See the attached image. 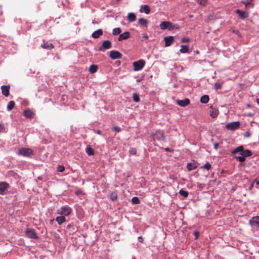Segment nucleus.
<instances>
[{"label":"nucleus","mask_w":259,"mask_h":259,"mask_svg":"<svg viewBox=\"0 0 259 259\" xmlns=\"http://www.w3.org/2000/svg\"><path fill=\"white\" fill-rule=\"evenodd\" d=\"M72 209L68 205H65L57 210L56 213L58 214L68 216L71 214Z\"/></svg>","instance_id":"nucleus-1"},{"label":"nucleus","mask_w":259,"mask_h":259,"mask_svg":"<svg viewBox=\"0 0 259 259\" xmlns=\"http://www.w3.org/2000/svg\"><path fill=\"white\" fill-rule=\"evenodd\" d=\"M18 154L25 157H30L33 155V151L28 148H22L18 151Z\"/></svg>","instance_id":"nucleus-2"},{"label":"nucleus","mask_w":259,"mask_h":259,"mask_svg":"<svg viewBox=\"0 0 259 259\" xmlns=\"http://www.w3.org/2000/svg\"><path fill=\"white\" fill-rule=\"evenodd\" d=\"M133 66L135 71L141 70L145 64V61L142 59H140L133 63Z\"/></svg>","instance_id":"nucleus-3"},{"label":"nucleus","mask_w":259,"mask_h":259,"mask_svg":"<svg viewBox=\"0 0 259 259\" xmlns=\"http://www.w3.org/2000/svg\"><path fill=\"white\" fill-rule=\"evenodd\" d=\"M25 235L29 238L36 239L38 237L34 229H27L25 231Z\"/></svg>","instance_id":"nucleus-4"},{"label":"nucleus","mask_w":259,"mask_h":259,"mask_svg":"<svg viewBox=\"0 0 259 259\" xmlns=\"http://www.w3.org/2000/svg\"><path fill=\"white\" fill-rule=\"evenodd\" d=\"M240 123L239 121L232 122L226 125V128L229 130L234 131L239 127Z\"/></svg>","instance_id":"nucleus-5"},{"label":"nucleus","mask_w":259,"mask_h":259,"mask_svg":"<svg viewBox=\"0 0 259 259\" xmlns=\"http://www.w3.org/2000/svg\"><path fill=\"white\" fill-rule=\"evenodd\" d=\"M112 47V44L110 41L109 40H104L102 45V46L100 47L99 49L100 51H104V50L110 49Z\"/></svg>","instance_id":"nucleus-6"},{"label":"nucleus","mask_w":259,"mask_h":259,"mask_svg":"<svg viewBox=\"0 0 259 259\" xmlns=\"http://www.w3.org/2000/svg\"><path fill=\"white\" fill-rule=\"evenodd\" d=\"M109 56L113 59H117L121 58L122 55L118 51H111L110 53Z\"/></svg>","instance_id":"nucleus-7"},{"label":"nucleus","mask_w":259,"mask_h":259,"mask_svg":"<svg viewBox=\"0 0 259 259\" xmlns=\"http://www.w3.org/2000/svg\"><path fill=\"white\" fill-rule=\"evenodd\" d=\"M178 105L181 107H186L188 105L190 102L189 99L186 98L184 100H177L176 101Z\"/></svg>","instance_id":"nucleus-8"},{"label":"nucleus","mask_w":259,"mask_h":259,"mask_svg":"<svg viewBox=\"0 0 259 259\" xmlns=\"http://www.w3.org/2000/svg\"><path fill=\"white\" fill-rule=\"evenodd\" d=\"M235 12L241 19H244L248 17V13L246 11H242L239 9H236Z\"/></svg>","instance_id":"nucleus-9"},{"label":"nucleus","mask_w":259,"mask_h":259,"mask_svg":"<svg viewBox=\"0 0 259 259\" xmlns=\"http://www.w3.org/2000/svg\"><path fill=\"white\" fill-rule=\"evenodd\" d=\"M154 138L160 141H164V134L162 132L158 131L153 135Z\"/></svg>","instance_id":"nucleus-10"},{"label":"nucleus","mask_w":259,"mask_h":259,"mask_svg":"<svg viewBox=\"0 0 259 259\" xmlns=\"http://www.w3.org/2000/svg\"><path fill=\"white\" fill-rule=\"evenodd\" d=\"M253 0H244L241 1V3L245 6V9L247 10L250 8L254 7Z\"/></svg>","instance_id":"nucleus-11"},{"label":"nucleus","mask_w":259,"mask_h":259,"mask_svg":"<svg viewBox=\"0 0 259 259\" xmlns=\"http://www.w3.org/2000/svg\"><path fill=\"white\" fill-rule=\"evenodd\" d=\"M164 40L165 43L166 47L170 46L174 41V38L173 36H166L164 37Z\"/></svg>","instance_id":"nucleus-12"},{"label":"nucleus","mask_w":259,"mask_h":259,"mask_svg":"<svg viewBox=\"0 0 259 259\" xmlns=\"http://www.w3.org/2000/svg\"><path fill=\"white\" fill-rule=\"evenodd\" d=\"M2 92L3 95L6 97H8L9 95V90H10V86L9 85H2L1 87Z\"/></svg>","instance_id":"nucleus-13"},{"label":"nucleus","mask_w":259,"mask_h":259,"mask_svg":"<svg viewBox=\"0 0 259 259\" xmlns=\"http://www.w3.org/2000/svg\"><path fill=\"white\" fill-rule=\"evenodd\" d=\"M249 224L251 226H259V217L256 216V217H253L249 221Z\"/></svg>","instance_id":"nucleus-14"},{"label":"nucleus","mask_w":259,"mask_h":259,"mask_svg":"<svg viewBox=\"0 0 259 259\" xmlns=\"http://www.w3.org/2000/svg\"><path fill=\"white\" fill-rule=\"evenodd\" d=\"M130 33L129 32H128V31L125 32L123 33H122L119 35V36L118 38V40L120 41L126 39L130 37Z\"/></svg>","instance_id":"nucleus-15"},{"label":"nucleus","mask_w":259,"mask_h":259,"mask_svg":"<svg viewBox=\"0 0 259 259\" xmlns=\"http://www.w3.org/2000/svg\"><path fill=\"white\" fill-rule=\"evenodd\" d=\"M209 112H210V115L212 118L216 117L219 114L218 110L215 108H213L212 106L210 107Z\"/></svg>","instance_id":"nucleus-16"},{"label":"nucleus","mask_w":259,"mask_h":259,"mask_svg":"<svg viewBox=\"0 0 259 259\" xmlns=\"http://www.w3.org/2000/svg\"><path fill=\"white\" fill-rule=\"evenodd\" d=\"M138 23L140 25H141L142 26H145V27H147L148 26V24L149 23V21L148 20H147L144 18H141L139 19Z\"/></svg>","instance_id":"nucleus-17"},{"label":"nucleus","mask_w":259,"mask_h":259,"mask_svg":"<svg viewBox=\"0 0 259 259\" xmlns=\"http://www.w3.org/2000/svg\"><path fill=\"white\" fill-rule=\"evenodd\" d=\"M9 185L6 182L0 183V194H2L3 192L8 188Z\"/></svg>","instance_id":"nucleus-18"},{"label":"nucleus","mask_w":259,"mask_h":259,"mask_svg":"<svg viewBox=\"0 0 259 259\" xmlns=\"http://www.w3.org/2000/svg\"><path fill=\"white\" fill-rule=\"evenodd\" d=\"M103 34V30L101 29H99L92 33V37L94 38H99L100 36Z\"/></svg>","instance_id":"nucleus-19"},{"label":"nucleus","mask_w":259,"mask_h":259,"mask_svg":"<svg viewBox=\"0 0 259 259\" xmlns=\"http://www.w3.org/2000/svg\"><path fill=\"white\" fill-rule=\"evenodd\" d=\"M136 19V15L134 13H130L127 15V20L130 22H134Z\"/></svg>","instance_id":"nucleus-20"},{"label":"nucleus","mask_w":259,"mask_h":259,"mask_svg":"<svg viewBox=\"0 0 259 259\" xmlns=\"http://www.w3.org/2000/svg\"><path fill=\"white\" fill-rule=\"evenodd\" d=\"M140 12H144L146 14H148L150 12V8L148 5H143L142 6V9L140 10Z\"/></svg>","instance_id":"nucleus-21"},{"label":"nucleus","mask_w":259,"mask_h":259,"mask_svg":"<svg viewBox=\"0 0 259 259\" xmlns=\"http://www.w3.org/2000/svg\"><path fill=\"white\" fill-rule=\"evenodd\" d=\"M168 25H171V22L169 21H163L160 24V28L162 30L166 29L168 28Z\"/></svg>","instance_id":"nucleus-22"},{"label":"nucleus","mask_w":259,"mask_h":259,"mask_svg":"<svg viewBox=\"0 0 259 259\" xmlns=\"http://www.w3.org/2000/svg\"><path fill=\"white\" fill-rule=\"evenodd\" d=\"M41 47L44 49H48V50H51V49L54 48L53 45L52 44L49 43L48 42H45L44 44H42L41 45Z\"/></svg>","instance_id":"nucleus-23"},{"label":"nucleus","mask_w":259,"mask_h":259,"mask_svg":"<svg viewBox=\"0 0 259 259\" xmlns=\"http://www.w3.org/2000/svg\"><path fill=\"white\" fill-rule=\"evenodd\" d=\"M66 221V219L64 216L61 215L59 217H57L56 218V221L58 223L59 225H61L62 223L65 222Z\"/></svg>","instance_id":"nucleus-24"},{"label":"nucleus","mask_w":259,"mask_h":259,"mask_svg":"<svg viewBox=\"0 0 259 259\" xmlns=\"http://www.w3.org/2000/svg\"><path fill=\"white\" fill-rule=\"evenodd\" d=\"M98 66L97 65L92 64L89 68V71L91 73H94L98 70Z\"/></svg>","instance_id":"nucleus-25"},{"label":"nucleus","mask_w":259,"mask_h":259,"mask_svg":"<svg viewBox=\"0 0 259 259\" xmlns=\"http://www.w3.org/2000/svg\"><path fill=\"white\" fill-rule=\"evenodd\" d=\"M240 154L244 156L245 157H249L252 155V152L249 150L246 149L244 150L243 149V151L242 153H240Z\"/></svg>","instance_id":"nucleus-26"},{"label":"nucleus","mask_w":259,"mask_h":259,"mask_svg":"<svg viewBox=\"0 0 259 259\" xmlns=\"http://www.w3.org/2000/svg\"><path fill=\"white\" fill-rule=\"evenodd\" d=\"M24 116L27 118H31L33 115V112L30 110H26L24 111Z\"/></svg>","instance_id":"nucleus-27"},{"label":"nucleus","mask_w":259,"mask_h":259,"mask_svg":"<svg viewBox=\"0 0 259 259\" xmlns=\"http://www.w3.org/2000/svg\"><path fill=\"white\" fill-rule=\"evenodd\" d=\"M197 167V166L195 163H188L187 165V168L189 170H192L196 169Z\"/></svg>","instance_id":"nucleus-28"},{"label":"nucleus","mask_w":259,"mask_h":259,"mask_svg":"<svg viewBox=\"0 0 259 259\" xmlns=\"http://www.w3.org/2000/svg\"><path fill=\"white\" fill-rule=\"evenodd\" d=\"M209 100V96L208 95H203L201 97L200 102L202 103H207L208 102Z\"/></svg>","instance_id":"nucleus-29"},{"label":"nucleus","mask_w":259,"mask_h":259,"mask_svg":"<svg viewBox=\"0 0 259 259\" xmlns=\"http://www.w3.org/2000/svg\"><path fill=\"white\" fill-rule=\"evenodd\" d=\"M243 146H239L237 147V148H236L235 149H234L232 151V153L236 154V153H239V152L242 153L243 151Z\"/></svg>","instance_id":"nucleus-30"},{"label":"nucleus","mask_w":259,"mask_h":259,"mask_svg":"<svg viewBox=\"0 0 259 259\" xmlns=\"http://www.w3.org/2000/svg\"><path fill=\"white\" fill-rule=\"evenodd\" d=\"M180 52L182 53H187L189 52V49L187 46L182 45Z\"/></svg>","instance_id":"nucleus-31"},{"label":"nucleus","mask_w":259,"mask_h":259,"mask_svg":"<svg viewBox=\"0 0 259 259\" xmlns=\"http://www.w3.org/2000/svg\"><path fill=\"white\" fill-rule=\"evenodd\" d=\"M15 102L13 101H11L9 102L7 105V109L9 111H11L15 106Z\"/></svg>","instance_id":"nucleus-32"},{"label":"nucleus","mask_w":259,"mask_h":259,"mask_svg":"<svg viewBox=\"0 0 259 259\" xmlns=\"http://www.w3.org/2000/svg\"><path fill=\"white\" fill-rule=\"evenodd\" d=\"M85 151H86L87 153L88 154V155H89V156L93 155L94 154V150L90 146L87 147L86 148Z\"/></svg>","instance_id":"nucleus-33"},{"label":"nucleus","mask_w":259,"mask_h":259,"mask_svg":"<svg viewBox=\"0 0 259 259\" xmlns=\"http://www.w3.org/2000/svg\"><path fill=\"white\" fill-rule=\"evenodd\" d=\"M133 100L135 102L138 103V102H140V100L139 96L137 93H134L133 94Z\"/></svg>","instance_id":"nucleus-34"},{"label":"nucleus","mask_w":259,"mask_h":259,"mask_svg":"<svg viewBox=\"0 0 259 259\" xmlns=\"http://www.w3.org/2000/svg\"><path fill=\"white\" fill-rule=\"evenodd\" d=\"M121 30L120 28H115L113 29L112 33L114 35H116L120 33Z\"/></svg>","instance_id":"nucleus-35"},{"label":"nucleus","mask_w":259,"mask_h":259,"mask_svg":"<svg viewBox=\"0 0 259 259\" xmlns=\"http://www.w3.org/2000/svg\"><path fill=\"white\" fill-rule=\"evenodd\" d=\"M110 199L112 201H115L117 199V195L116 192H113L110 194Z\"/></svg>","instance_id":"nucleus-36"},{"label":"nucleus","mask_w":259,"mask_h":259,"mask_svg":"<svg viewBox=\"0 0 259 259\" xmlns=\"http://www.w3.org/2000/svg\"><path fill=\"white\" fill-rule=\"evenodd\" d=\"M179 193L181 195L184 197H187L189 194L187 191L183 190V189L180 190Z\"/></svg>","instance_id":"nucleus-37"},{"label":"nucleus","mask_w":259,"mask_h":259,"mask_svg":"<svg viewBox=\"0 0 259 259\" xmlns=\"http://www.w3.org/2000/svg\"><path fill=\"white\" fill-rule=\"evenodd\" d=\"M132 202L133 204H137L140 203L139 199L137 197H134L132 199Z\"/></svg>","instance_id":"nucleus-38"},{"label":"nucleus","mask_w":259,"mask_h":259,"mask_svg":"<svg viewBox=\"0 0 259 259\" xmlns=\"http://www.w3.org/2000/svg\"><path fill=\"white\" fill-rule=\"evenodd\" d=\"M237 160H239L240 162H243L245 160V158L244 156L242 155L241 156H235V157Z\"/></svg>","instance_id":"nucleus-39"},{"label":"nucleus","mask_w":259,"mask_h":259,"mask_svg":"<svg viewBox=\"0 0 259 259\" xmlns=\"http://www.w3.org/2000/svg\"><path fill=\"white\" fill-rule=\"evenodd\" d=\"M190 41V39L188 37H184L181 39V42L183 43L189 42Z\"/></svg>","instance_id":"nucleus-40"},{"label":"nucleus","mask_w":259,"mask_h":259,"mask_svg":"<svg viewBox=\"0 0 259 259\" xmlns=\"http://www.w3.org/2000/svg\"><path fill=\"white\" fill-rule=\"evenodd\" d=\"M204 168L209 170L211 168V164L209 162H206L203 167Z\"/></svg>","instance_id":"nucleus-41"},{"label":"nucleus","mask_w":259,"mask_h":259,"mask_svg":"<svg viewBox=\"0 0 259 259\" xmlns=\"http://www.w3.org/2000/svg\"><path fill=\"white\" fill-rule=\"evenodd\" d=\"M207 0H198V3L201 5L204 6L207 3Z\"/></svg>","instance_id":"nucleus-42"},{"label":"nucleus","mask_w":259,"mask_h":259,"mask_svg":"<svg viewBox=\"0 0 259 259\" xmlns=\"http://www.w3.org/2000/svg\"><path fill=\"white\" fill-rule=\"evenodd\" d=\"M65 169L64 166L63 165H58L57 167V171L59 172H63Z\"/></svg>","instance_id":"nucleus-43"},{"label":"nucleus","mask_w":259,"mask_h":259,"mask_svg":"<svg viewBox=\"0 0 259 259\" xmlns=\"http://www.w3.org/2000/svg\"><path fill=\"white\" fill-rule=\"evenodd\" d=\"M130 153L132 155H135L137 153L136 149L134 148H131L130 150Z\"/></svg>","instance_id":"nucleus-44"},{"label":"nucleus","mask_w":259,"mask_h":259,"mask_svg":"<svg viewBox=\"0 0 259 259\" xmlns=\"http://www.w3.org/2000/svg\"><path fill=\"white\" fill-rule=\"evenodd\" d=\"M251 134L249 131H246L244 133V136L246 138H248L250 136Z\"/></svg>","instance_id":"nucleus-45"},{"label":"nucleus","mask_w":259,"mask_h":259,"mask_svg":"<svg viewBox=\"0 0 259 259\" xmlns=\"http://www.w3.org/2000/svg\"><path fill=\"white\" fill-rule=\"evenodd\" d=\"M168 28L167 29L169 30H171L175 29V25H174L172 23H171V25H168Z\"/></svg>","instance_id":"nucleus-46"},{"label":"nucleus","mask_w":259,"mask_h":259,"mask_svg":"<svg viewBox=\"0 0 259 259\" xmlns=\"http://www.w3.org/2000/svg\"><path fill=\"white\" fill-rule=\"evenodd\" d=\"M113 130L117 132H119L121 131V128L119 126H114Z\"/></svg>","instance_id":"nucleus-47"},{"label":"nucleus","mask_w":259,"mask_h":259,"mask_svg":"<svg viewBox=\"0 0 259 259\" xmlns=\"http://www.w3.org/2000/svg\"><path fill=\"white\" fill-rule=\"evenodd\" d=\"M215 88L217 90L220 89L222 88V85L219 83H215L214 84Z\"/></svg>","instance_id":"nucleus-48"},{"label":"nucleus","mask_w":259,"mask_h":259,"mask_svg":"<svg viewBox=\"0 0 259 259\" xmlns=\"http://www.w3.org/2000/svg\"><path fill=\"white\" fill-rule=\"evenodd\" d=\"M232 32L234 33L237 34L238 35L240 36V32H239V31L237 29H234V30H233Z\"/></svg>","instance_id":"nucleus-49"},{"label":"nucleus","mask_w":259,"mask_h":259,"mask_svg":"<svg viewBox=\"0 0 259 259\" xmlns=\"http://www.w3.org/2000/svg\"><path fill=\"white\" fill-rule=\"evenodd\" d=\"M199 233L198 231L194 232V236L195 237V239H197L199 236Z\"/></svg>","instance_id":"nucleus-50"},{"label":"nucleus","mask_w":259,"mask_h":259,"mask_svg":"<svg viewBox=\"0 0 259 259\" xmlns=\"http://www.w3.org/2000/svg\"><path fill=\"white\" fill-rule=\"evenodd\" d=\"M219 144L218 143H215L213 144L214 148L215 149H217L219 147Z\"/></svg>","instance_id":"nucleus-51"},{"label":"nucleus","mask_w":259,"mask_h":259,"mask_svg":"<svg viewBox=\"0 0 259 259\" xmlns=\"http://www.w3.org/2000/svg\"><path fill=\"white\" fill-rule=\"evenodd\" d=\"M143 38L145 40L147 39L148 38V36L146 34H143Z\"/></svg>","instance_id":"nucleus-52"},{"label":"nucleus","mask_w":259,"mask_h":259,"mask_svg":"<svg viewBox=\"0 0 259 259\" xmlns=\"http://www.w3.org/2000/svg\"><path fill=\"white\" fill-rule=\"evenodd\" d=\"M4 130V126L0 124V132H3Z\"/></svg>","instance_id":"nucleus-53"},{"label":"nucleus","mask_w":259,"mask_h":259,"mask_svg":"<svg viewBox=\"0 0 259 259\" xmlns=\"http://www.w3.org/2000/svg\"><path fill=\"white\" fill-rule=\"evenodd\" d=\"M138 240L141 242H142L143 241V238H142V236H140L138 237Z\"/></svg>","instance_id":"nucleus-54"},{"label":"nucleus","mask_w":259,"mask_h":259,"mask_svg":"<svg viewBox=\"0 0 259 259\" xmlns=\"http://www.w3.org/2000/svg\"><path fill=\"white\" fill-rule=\"evenodd\" d=\"M96 133L100 135H102V132L100 130H97Z\"/></svg>","instance_id":"nucleus-55"},{"label":"nucleus","mask_w":259,"mask_h":259,"mask_svg":"<svg viewBox=\"0 0 259 259\" xmlns=\"http://www.w3.org/2000/svg\"><path fill=\"white\" fill-rule=\"evenodd\" d=\"M73 225V224H68L67 226V229H69V228H70Z\"/></svg>","instance_id":"nucleus-56"},{"label":"nucleus","mask_w":259,"mask_h":259,"mask_svg":"<svg viewBox=\"0 0 259 259\" xmlns=\"http://www.w3.org/2000/svg\"><path fill=\"white\" fill-rule=\"evenodd\" d=\"M179 26L178 25H175V29H179Z\"/></svg>","instance_id":"nucleus-57"},{"label":"nucleus","mask_w":259,"mask_h":259,"mask_svg":"<svg viewBox=\"0 0 259 259\" xmlns=\"http://www.w3.org/2000/svg\"><path fill=\"white\" fill-rule=\"evenodd\" d=\"M256 103L259 105V98L256 99Z\"/></svg>","instance_id":"nucleus-58"},{"label":"nucleus","mask_w":259,"mask_h":259,"mask_svg":"<svg viewBox=\"0 0 259 259\" xmlns=\"http://www.w3.org/2000/svg\"><path fill=\"white\" fill-rule=\"evenodd\" d=\"M255 182L256 185H259V181H256Z\"/></svg>","instance_id":"nucleus-59"},{"label":"nucleus","mask_w":259,"mask_h":259,"mask_svg":"<svg viewBox=\"0 0 259 259\" xmlns=\"http://www.w3.org/2000/svg\"><path fill=\"white\" fill-rule=\"evenodd\" d=\"M165 150L167 151H170V149L169 148H166Z\"/></svg>","instance_id":"nucleus-60"},{"label":"nucleus","mask_w":259,"mask_h":259,"mask_svg":"<svg viewBox=\"0 0 259 259\" xmlns=\"http://www.w3.org/2000/svg\"><path fill=\"white\" fill-rule=\"evenodd\" d=\"M174 88H177V85H176V84H174Z\"/></svg>","instance_id":"nucleus-61"}]
</instances>
